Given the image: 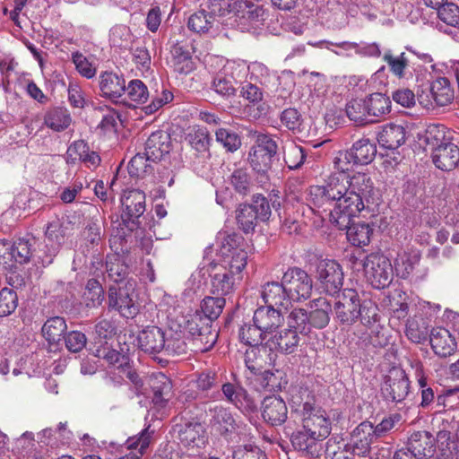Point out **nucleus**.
I'll return each mask as SVG.
<instances>
[{
	"mask_svg": "<svg viewBox=\"0 0 459 459\" xmlns=\"http://www.w3.org/2000/svg\"><path fill=\"white\" fill-rule=\"evenodd\" d=\"M374 191L373 182L367 174L331 173L324 186L309 187V201L320 208L334 203L330 211V221L336 227H348L362 211L370 210L369 198Z\"/></svg>",
	"mask_w": 459,
	"mask_h": 459,
	"instance_id": "obj_1",
	"label": "nucleus"
},
{
	"mask_svg": "<svg viewBox=\"0 0 459 459\" xmlns=\"http://www.w3.org/2000/svg\"><path fill=\"white\" fill-rule=\"evenodd\" d=\"M226 300L222 296L205 297L201 304V310L195 311L186 320V330L192 336L195 351L205 352L217 342L218 333L212 329V322L221 314Z\"/></svg>",
	"mask_w": 459,
	"mask_h": 459,
	"instance_id": "obj_2",
	"label": "nucleus"
},
{
	"mask_svg": "<svg viewBox=\"0 0 459 459\" xmlns=\"http://www.w3.org/2000/svg\"><path fill=\"white\" fill-rule=\"evenodd\" d=\"M290 402L304 429L322 440L330 435L331 420L323 409L316 406L315 397L307 388L296 389Z\"/></svg>",
	"mask_w": 459,
	"mask_h": 459,
	"instance_id": "obj_3",
	"label": "nucleus"
},
{
	"mask_svg": "<svg viewBox=\"0 0 459 459\" xmlns=\"http://www.w3.org/2000/svg\"><path fill=\"white\" fill-rule=\"evenodd\" d=\"M454 99V89L446 77H437L428 88L422 89L417 94L420 105L428 110L434 109L436 107L448 106Z\"/></svg>",
	"mask_w": 459,
	"mask_h": 459,
	"instance_id": "obj_4",
	"label": "nucleus"
},
{
	"mask_svg": "<svg viewBox=\"0 0 459 459\" xmlns=\"http://www.w3.org/2000/svg\"><path fill=\"white\" fill-rule=\"evenodd\" d=\"M367 281L375 289H385L393 280V266L390 260L382 253H371L363 262Z\"/></svg>",
	"mask_w": 459,
	"mask_h": 459,
	"instance_id": "obj_5",
	"label": "nucleus"
},
{
	"mask_svg": "<svg viewBox=\"0 0 459 459\" xmlns=\"http://www.w3.org/2000/svg\"><path fill=\"white\" fill-rule=\"evenodd\" d=\"M247 65L228 60L213 78L212 88L219 95L230 98L236 94V84L246 74Z\"/></svg>",
	"mask_w": 459,
	"mask_h": 459,
	"instance_id": "obj_6",
	"label": "nucleus"
},
{
	"mask_svg": "<svg viewBox=\"0 0 459 459\" xmlns=\"http://www.w3.org/2000/svg\"><path fill=\"white\" fill-rule=\"evenodd\" d=\"M281 279L290 301L299 302L310 298L313 281L305 270L297 266L290 267L283 273Z\"/></svg>",
	"mask_w": 459,
	"mask_h": 459,
	"instance_id": "obj_7",
	"label": "nucleus"
},
{
	"mask_svg": "<svg viewBox=\"0 0 459 459\" xmlns=\"http://www.w3.org/2000/svg\"><path fill=\"white\" fill-rule=\"evenodd\" d=\"M316 278L325 292L334 295L343 284L342 267L334 259H320L316 266Z\"/></svg>",
	"mask_w": 459,
	"mask_h": 459,
	"instance_id": "obj_8",
	"label": "nucleus"
},
{
	"mask_svg": "<svg viewBox=\"0 0 459 459\" xmlns=\"http://www.w3.org/2000/svg\"><path fill=\"white\" fill-rule=\"evenodd\" d=\"M276 142L267 134H258L249 152V163L254 170L264 173L272 167V159L277 153Z\"/></svg>",
	"mask_w": 459,
	"mask_h": 459,
	"instance_id": "obj_9",
	"label": "nucleus"
},
{
	"mask_svg": "<svg viewBox=\"0 0 459 459\" xmlns=\"http://www.w3.org/2000/svg\"><path fill=\"white\" fill-rule=\"evenodd\" d=\"M134 282L126 281L123 285H111L108 289V307L126 318H133L138 312L132 295Z\"/></svg>",
	"mask_w": 459,
	"mask_h": 459,
	"instance_id": "obj_10",
	"label": "nucleus"
},
{
	"mask_svg": "<svg viewBox=\"0 0 459 459\" xmlns=\"http://www.w3.org/2000/svg\"><path fill=\"white\" fill-rule=\"evenodd\" d=\"M411 382L404 369L392 367L385 377L382 393L385 399L394 403L403 402L410 394Z\"/></svg>",
	"mask_w": 459,
	"mask_h": 459,
	"instance_id": "obj_11",
	"label": "nucleus"
},
{
	"mask_svg": "<svg viewBox=\"0 0 459 459\" xmlns=\"http://www.w3.org/2000/svg\"><path fill=\"white\" fill-rule=\"evenodd\" d=\"M359 296L354 289H345L337 296L333 310L335 319L342 325H352L359 318Z\"/></svg>",
	"mask_w": 459,
	"mask_h": 459,
	"instance_id": "obj_12",
	"label": "nucleus"
},
{
	"mask_svg": "<svg viewBox=\"0 0 459 459\" xmlns=\"http://www.w3.org/2000/svg\"><path fill=\"white\" fill-rule=\"evenodd\" d=\"M149 385L152 391L153 409L160 413V417L167 415L169 411V401L173 395L170 378L162 372L154 373L150 377Z\"/></svg>",
	"mask_w": 459,
	"mask_h": 459,
	"instance_id": "obj_13",
	"label": "nucleus"
},
{
	"mask_svg": "<svg viewBox=\"0 0 459 459\" xmlns=\"http://www.w3.org/2000/svg\"><path fill=\"white\" fill-rule=\"evenodd\" d=\"M178 439L186 448L199 454L208 443V435L203 423L198 420H188L184 424L176 425Z\"/></svg>",
	"mask_w": 459,
	"mask_h": 459,
	"instance_id": "obj_14",
	"label": "nucleus"
},
{
	"mask_svg": "<svg viewBox=\"0 0 459 459\" xmlns=\"http://www.w3.org/2000/svg\"><path fill=\"white\" fill-rule=\"evenodd\" d=\"M145 194L139 189H129L124 191L121 197L122 213L121 219L126 227L134 223L145 212Z\"/></svg>",
	"mask_w": 459,
	"mask_h": 459,
	"instance_id": "obj_15",
	"label": "nucleus"
},
{
	"mask_svg": "<svg viewBox=\"0 0 459 459\" xmlns=\"http://www.w3.org/2000/svg\"><path fill=\"white\" fill-rule=\"evenodd\" d=\"M125 238L113 236L110 238V247L115 249L116 253L107 255L106 271L108 278L115 282L114 285H123L128 275V266L117 254L118 249L123 251V242Z\"/></svg>",
	"mask_w": 459,
	"mask_h": 459,
	"instance_id": "obj_16",
	"label": "nucleus"
},
{
	"mask_svg": "<svg viewBox=\"0 0 459 459\" xmlns=\"http://www.w3.org/2000/svg\"><path fill=\"white\" fill-rule=\"evenodd\" d=\"M376 440L373 424L365 420L353 429L348 445L359 458H367L370 453L371 445Z\"/></svg>",
	"mask_w": 459,
	"mask_h": 459,
	"instance_id": "obj_17",
	"label": "nucleus"
},
{
	"mask_svg": "<svg viewBox=\"0 0 459 459\" xmlns=\"http://www.w3.org/2000/svg\"><path fill=\"white\" fill-rule=\"evenodd\" d=\"M242 281V277L234 276L226 269L215 265L211 274V292L216 296H228L236 290Z\"/></svg>",
	"mask_w": 459,
	"mask_h": 459,
	"instance_id": "obj_18",
	"label": "nucleus"
},
{
	"mask_svg": "<svg viewBox=\"0 0 459 459\" xmlns=\"http://www.w3.org/2000/svg\"><path fill=\"white\" fill-rule=\"evenodd\" d=\"M168 65L173 73L180 76H186L195 69L188 47L178 42L171 47Z\"/></svg>",
	"mask_w": 459,
	"mask_h": 459,
	"instance_id": "obj_19",
	"label": "nucleus"
},
{
	"mask_svg": "<svg viewBox=\"0 0 459 459\" xmlns=\"http://www.w3.org/2000/svg\"><path fill=\"white\" fill-rule=\"evenodd\" d=\"M166 333L158 326H147L137 335V346L145 353L157 354L163 351Z\"/></svg>",
	"mask_w": 459,
	"mask_h": 459,
	"instance_id": "obj_20",
	"label": "nucleus"
},
{
	"mask_svg": "<svg viewBox=\"0 0 459 459\" xmlns=\"http://www.w3.org/2000/svg\"><path fill=\"white\" fill-rule=\"evenodd\" d=\"M154 432V429H151V425H148L137 435L129 437L126 440L125 446L130 452L118 459H142L153 442Z\"/></svg>",
	"mask_w": 459,
	"mask_h": 459,
	"instance_id": "obj_21",
	"label": "nucleus"
},
{
	"mask_svg": "<svg viewBox=\"0 0 459 459\" xmlns=\"http://www.w3.org/2000/svg\"><path fill=\"white\" fill-rule=\"evenodd\" d=\"M262 416L272 426L283 424L288 418V408L284 400L276 395L266 396L262 403Z\"/></svg>",
	"mask_w": 459,
	"mask_h": 459,
	"instance_id": "obj_22",
	"label": "nucleus"
},
{
	"mask_svg": "<svg viewBox=\"0 0 459 459\" xmlns=\"http://www.w3.org/2000/svg\"><path fill=\"white\" fill-rule=\"evenodd\" d=\"M429 342L434 353L441 358L453 355L457 349L455 337L443 327H436L431 330Z\"/></svg>",
	"mask_w": 459,
	"mask_h": 459,
	"instance_id": "obj_23",
	"label": "nucleus"
},
{
	"mask_svg": "<svg viewBox=\"0 0 459 459\" xmlns=\"http://www.w3.org/2000/svg\"><path fill=\"white\" fill-rule=\"evenodd\" d=\"M254 324L266 335L272 333L284 322V317L279 309L271 306L258 307L253 316Z\"/></svg>",
	"mask_w": 459,
	"mask_h": 459,
	"instance_id": "obj_24",
	"label": "nucleus"
},
{
	"mask_svg": "<svg viewBox=\"0 0 459 459\" xmlns=\"http://www.w3.org/2000/svg\"><path fill=\"white\" fill-rule=\"evenodd\" d=\"M100 90L102 97L118 102L126 92V80L116 73L103 72L100 76Z\"/></svg>",
	"mask_w": 459,
	"mask_h": 459,
	"instance_id": "obj_25",
	"label": "nucleus"
},
{
	"mask_svg": "<svg viewBox=\"0 0 459 459\" xmlns=\"http://www.w3.org/2000/svg\"><path fill=\"white\" fill-rule=\"evenodd\" d=\"M407 447L416 455V459H427L435 452V437L426 430L415 431L408 438Z\"/></svg>",
	"mask_w": 459,
	"mask_h": 459,
	"instance_id": "obj_26",
	"label": "nucleus"
},
{
	"mask_svg": "<svg viewBox=\"0 0 459 459\" xmlns=\"http://www.w3.org/2000/svg\"><path fill=\"white\" fill-rule=\"evenodd\" d=\"M245 365L252 376H260L271 365V352L265 345H256L245 352Z\"/></svg>",
	"mask_w": 459,
	"mask_h": 459,
	"instance_id": "obj_27",
	"label": "nucleus"
},
{
	"mask_svg": "<svg viewBox=\"0 0 459 459\" xmlns=\"http://www.w3.org/2000/svg\"><path fill=\"white\" fill-rule=\"evenodd\" d=\"M320 441H322V439L312 435L303 428L302 429L293 432L290 437L291 445L296 450L313 458L318 457L321 455L323 446Z\"/></svg>",
	"mask_w": 459,
	"mask_h": 459,
	"instance_id": "obj_28",
	"label": "nucleus"
},
{
	"mask_svg": "<svg viewBox=\"0 0 459 459\" xmlns=\"http://www.w3.org/2000/svg\"><path fill=\"white\" fill-rule=\"evenodd\" d=\"M413 53L402 52L398 55L391 50L385 52L383 60L388 65L390 73L398 79H407L412 76L411 67Z\"/></svg>",
	"mask_w": 459,
	"mask_h": 459,
	"instance_id": "obj_29",
	"label": "nucleus"
},
{
	"mask_svg": "<svg viewBox=\"0 0 459 459\" xmlns=\"http://www.w3.org/2000/svg\"><path fill=\"white\" fill-rule=\"evenodd\" d=\"M435 166L444 171L454 169L459 162V148L452 142L446 143L432 151Z\"/></svg>",
	"mask_w": 459,
	"mask_h": 459,
	"instance_id": "obj_30",
	"label": "nucleus"
},
{
	"mask_svg": "<svg viewBox=\"0 0 459 459\" xmlns=\"http://www.w3.org/2000/svg\"><path fill=\"white\" fill-rule=\"evenodd\" d=\"M221 391L226 400L239 410L246 411L256 410V403L242 386L226 383L222 385Z\"/></svg>",
	"mask_w": 459,
	"mask_h": 459,
	"instance_id": "obj_31",
	"label": "nucleus"
},
{
	"mask_svg": "<svg viewBox=\"0 0 459 459\" xmlns=\"http://www.w3.org/2000/svg\"><path fill=\"white\" fill-rule=\"evenodd\" d=\"M354 334L364 346H373L375 348H385L391 343V334L389 330L382 324L370 328L368 331L356 329Z\"/></svg>",
	"mask_w": 459,
	"mask_h": 459,
	"instance_id": "obj_32",
	"label": "nucleus"
},
{
	"mask_svg": "<svg viewBox=\"0 0 459 459\" xmlns=\"http://www.w3.org/2000/svg\"><path fill=\"white\" fill-rule=\"evenodd\" d=\"M169 152V136L162 131L152 133L146 140L144 155L147 160L154 162L160 160Z\"/></svg>",
	"mask_w": 459,
	"mask_h": 459,
	"instance_id": "obj_33",
	"label": "nucleus"
},
{
	"mask_svg": "<svg viewBox=\"0 0 459 459\" xmlns=\"http://www.w3.org/2000/svg\"><path fill=\"white\" fill-rule=\"evenodd\" d=\"M210 411L212 413L211 426L216 432L225 437L235 432L237 423L230 410L216 405L213 409H210Z\"/></svg>",
	"mask_w": 459,
	"mask_h": 459,
	"instance_id": "obj_34",
	"label": "nucleus"
},
{
	"mask_svg": "<svg viewBox=\"0 0 459 459\" xmlns=\"http://www.w3.org/2000/svg\"><path fill=\"white\" fill-rule=\"evenodd\" d=\"M299 335L300 333L297 330L287 327L277 332L270 341L277 351L283 354H292L299 345Z\"/></svg>",
	"mask_w": 459,
	"mask_h": 459,
	"instance_id": "obj_35",
	"label": "nucleus"
},
{
	"mask_svg": "<svg viewBox=\"0 0 459 459\" xmlns=\"http://www.w3.org/2000/svg\"><path fill=\"white\" fill-rule=\"evenodd\" d=\"M311 311L307 313L309 326L323 329L330 321L332 305L325 298L315 299L310 303Z\"/></svg>",
	"mask_w": 459,
	"mask_h": 459,
	"instance_id": "obj_36",
	"label": "nucleus"
},
{
	"mask_svg": "<svg viewBox=\"0 0 459 459\" xmlns=\"http://www.w3.org/2000/svg\"><path fill=\"white\" fill-rule=\"evenodd\" d=\"M285 290L282 280L267 282L262 288V299L267 306L288 307L290 301Z\"/></svg>",
	"mask_w": 459,
	"mask_h": 459,
	"instance_id": "obj_37",
	"label": "nucleus"
},
{
	"mask_svg": "<svg viewBox=\"0 0 459 459\" xmlns=\"http://www.w3.org/2000/svg\"><path fill=\"white\" fill-rule=\"evenodd\" d=\"M92 353L95 357L104 359L110 368L114 370H117L118 374H120L123 368H126L132 361L127 353L120 352L108 347L107 342L104 345L97 347Z\"/></svg>",
	"mask_w": 459,
	"mask_h": 459,
	"instance_id": "obj_38",
	"label": "nucleus"
},
{
	"mask_svg": "<svg viewBox=\"0 0 459 459\" xmlns=\"http://www.w3.org/2000/svg\"><path fill=\"white\" fill-rule=\"evenodd\" d=\"M67 330V325L64 317H49L41 328L42 335L49 346L57 347L63 341Z\"/></svg>",
	"mask_w": 459,
	"mask_h": 459,
	"instance_id": "obj_39",
	"label": "nucleus"
},
{
	"mask_svg": "<svg viewBox=\"0 0 459 459\" xmlns=\"http://www.w3.org/2000/svg\"><path fill=\"white\" fill-rule=\"evenodd\" d=\"M377 141L385 149H397L405 142V129L396 124L385 125L379 132Z\"/></svg>",
	"mask_w": 459,
	"mask_h": 459,
	"instance_id": "obj_40",
	"label": "nucleus"
},
{
	"mask_svg": "<svg viewBox=\"0 0 459 459\" xmlns=\"http://www.w3.org/2000/svg\"><path fill=\"white\" fill-rule=\"evenodd\" d=\"M74 225L71 221L56 219L48 223L45 237L52 245L61 247L73 234Z\"/></svg>",
	"mask_w": 459,
	"mask_h": 459,
	"instance_id": "obj_41",
	"label": "nucleus"
},
{
	"mask_svg": "<svg viewBox=\"0 0 459 459\" xmlns=\"http://www.w3.org/2000/svg\"><path fill=\"white\" fill-rule=\"evenodd\" d=\"M149 98V91L147 86L138 79L129 82L126 85V92L120 102L129 108H136L138 105L143 104Z\"/></svg>",
	"mask_w": 459,
	"mask_h": 459,
	"instance_id": "obj_42",
	"label": "nucleus"
},
{
	"mask_svg": "<svg viewBox=\"0 0 459 459\" xmlns=\"http://www.w3.org/2000/svg\"><path fill=\"white\" fill-rule=\"evenodd\" d=\"M221 263L218 265L233 273L234 276L243 278V271L247 264V253L245 249H236L233 253L222 254Z\"/></svg>",
	"mask_w": 459,
	"mask_h": 459,
	"instance_id": "obj_43",
	"label": "nucleus"
},
{
	"mask_svg": "<svg viewBox=\"0 0 459 459\" xmlns=\"http://www.w3.org/2000/svg\"><path fill=\"white\" fill-rule=\"evenodd\" d=\"M72 118L68 110L62 107H55L47 110L44 124L55 132L65 130L71 124Z\"/></svg>",
	"mask_w": 459,
	"mask_h": 459,
	"instance_id": "obj_44",
	"label": "nucleus"
},
{
	"mask_svg": "<svg viewBox=\"0 0 459 459\" xmlns=\"http://www.w3.org/2000/svg\"><path fill=\"white\" fill-rule=\"evenodd\" d=\"M348 224V227H338L340 230H347L348 240L356 247L368 246L373 234V229L368 223Z\"/></svg>",
	"mask_w": 459,
	"mask_h": 459,
	"instance_id": "obj_45",
	"label": "nucleus"
},
{
	"mask_svg": "<svg viewBox=\"0 0 459 459\" xmlns=\"http://www.w3.org/2000/svg\"><path fill=\"white\" fill-rule=\"evenodd\" d=\"M349 152L356 164L366 165L374 160L377 147L368 138H361L353 143Z\"/></svg>",
	"mask_w": 459,
	"mask_h": 459,
	"instance_id": "obj_46",
	"label": "nucleus"
},
{
	"mask_svg": "<svg viewBox=\"0 0 459 459\" xmlns=\"http://www.w3.org/2000/svg\"><path fill=\"white\" fill-rule=\"evenodd\" d=\"M368 115L373 117H380L391 111V100L383 93L375 92L365 98Z\"/></svg>",
	"mask_w": 459,
	"mask_h": 459,
	"instance_id": "obj_47",
	"label": "nucleus"
},
{
	"mask_svg": "<svg viewBox=\"0 0 459 459\" xmlns=\"http://www.w3.org/2000/svg\"><path fill=\"white\" fill-rule=\"evenodd\" d=\"M359 317L360 324L356 329L368 331L370 328L381 324V316L378 307L371 301H364L360 307Z\"/></svg>",
	"mask_w": 459,
	"mask_h": 459,
	"instance_id": "obj_48",
	"label": "nucleus"
},
{
	"mask_svg": "<svg viewBox=\"0 0 459 459\" xmlns=\"http://www.w3.org/2000/svg\"><path fill=\"white\" fill-rule=\"evenodd\" d=\"M428 325L423 319L410 317L406 323L405 335L413 343H424L429 337Z\"/></svg>",
	"mask_w": 459,
	"mask_h": 459,
	"instance_id": "obj_49",
	"label": "nucleus"
},
{
	"mask_svg": "<svg viewBox=\"0 0 459 459\" xmlns=\"http://www.w3.org/2000/svg\"><path fill=\"white\" fill-rule=\"evenodd\" d=\"M367 111L368 108L365 98L351 99L345 106V112L349 119L359 125L374 121L368 118L369 115H368Z\"/></svg>",
	"mask_w": 459,
	"mask_h": 459,
	"instance_id": "obj_50",
	"label": "nucleus"
},
{
	"mask_svg": "<svg viewBox=\"0 0 459 459\" xmlns=\"http://www.w3.org/2000/svg\"><path fill=\"white\" fill-rule=\"evenodd\" d=\"M450 132L441 124H430L425 130V142L433 151L446 143L451 142Z\"/></svg>",
	"mask_w": 459,
	"mask_h": 459,
	"instance_id": "obj_51",
	"label": "nucleus"
},
{
	"mask_svg": "<svg viewBox=\"0 0 459 459\" xmlns=\"http://www.w3.org/2000/svg\"><path fill=\"white\" fill-rule=\"evenodd\" d=\"M237 223L245 233L253 232L260 221L255 210L247 204H240L237 210Z\"/></svg>",
	"mask_w": 459,
	"mask_h": 459,
	"instance_id": "obj_52",
	"label": "nucleus"
},
{
	"mask_svg": "<svg viewBox=\"0 0 459 459\" xmlns=\"http://www.w3.org/2000/svg\"><path fill=\"white\" fill-rule=\"evenodd\" d=\"M214 21V14L204 10H199L190 15L187 21V27L195 33H206L212 28Z\"/></svg>",
	"mask_w": 459,
	"mask_h": 459,
	"instance_id": "obj_53",
	"label": "nucleus"
},
{
	"mask_svg": "<svg viewBox=\"0 0 459 459\" xmlns=\"http://www.w3.org/2000/svg\"><path fill=\"white\" fill-rule=\"evenodd\" d=\"M232 189L238 195L246 196L254 186L252 178L247 169H235L229 178Z\"/></svg>",
	"mask_w": 459,
	"mask_h": 459,
	"instance_id": "obj_54",
	"label": "nucleus"
},
{
	"mask_svg": "<svg viewBox=\"0 0 459 459\" xmlns=\"http://www.w3.org/2000/svg\"><path fill=\"white\" fill-rule=\"evenodd\" d=\"M437 11V18L445 24L459 28V6L446 0L444 4L435 8Z\"/></svg>",
	"mask_w": 459,
	"mask_h": 459,
	"instance_id": "obj_55",
	"label": "nucleus"
},
{
	"mask_svg": "<svg viewBox=\"0 0 459 459\" xmlns=\"http://www.w3.org/2000/svg\"><path fill=\"white\" fill-rule=\"evenodd\" d=\"M307 312L303 308H294L288 316V327L295 329L301 335L310 333Z\"/></svg>",
	"mask_w": 459,
	"mask_h": 459,
	"instance_id": "obj_56",
	"label": "nucleus"
},
{
	"mask_svg": "<svg viewBox=\"0 0 459 459\" xmlns=\"http://www.w3.org/2000/svg\"><path fill=\"white\" fill-rule=\"evenodd\" d=\"M86 306L89 307H96L104 300V290L96 279L88 280L83 293Z\"/></svg>",
	"mask_w": 459,
	"mask_h": 459,
	"instance_id": "obj_57",
	"label": "nucleus"
},
{
	"mask_svg": "<svg viewBox=\"0 0 459 459\" xmlns=\"http://www.w3.org/2000/svg\"><path fill=\"white\" fill-rule=\"evenodd\" d=\"M238 336L240 342L253 348L256 345H263L262 341L265 334L255 324L244 325L239 329Z\"/></svg>",
	"mask_w": 459,
	"mask_h": 459,
	"instance_id": "obj_58",
	"label": "nucleus"
},
{
	"mask_svg": "<svg viewBox=\"0 0 459 459\" xmlns=\"http://www.w3.org/2000/svg\"><path fill=\"white\" fill-rule=\"evenodd\" d=\"M306 159L305 150L293 143L284 149V161L289 169H296L301 167Z\"/></svg>",
	"mask_w": 459,
	"mask_h": 459,
	"instance_id": "obj_59",
	"label": "nucleus"
},
{
	"mask_svg": "<svg viewBox=\"0 0 459 459\" xmlns=\"http://www.w3.org/2000/svg\"><path fill=\"white\" fill-rule=\"evenodd\" d=\"M187 345L181 332H175L165 336L163 351L168 355H181L186 352Z\"/></svg>",
	"mask_w": 459,
	"mask_h": 459,
	"instance_id": "obj_60",
	"label": "nucleus"
},
{
	"mask_svg": "<svg viewBox=\"0 0 459 459\" xmlns=\"http://www.w3.org/2000/svg\"><path fill=\"white\" fill-rule=\"evenodd\" d=\"M261 376V385L268 392L281 391L287 384V381L282 377V373L279 370L272 372L266 368Z\"/></svg>",
	"mask_w": 459,
	"mask_h": 459,
	"instance_id": "obj_61",
	"label": "nucleus"
},
{
	"mask_svg": "<svg viewBox=\"0 0 459 459\" xmlns=\"http://www.w3.org/2000/svg\"><path fill=\"white\" fill-rule=\"evenodd\" d=\"M238 12L241 13L242 18L251 22L264 21L265 16V10L262 5L247 0L239 2Z\"/></svg>",
	"mask_w": 459,
	"mask_h": 459,
	"instance_id": "obj_62",
	"label": "nucleus"
},
{
	"mask_svg": "<svg viewBox=\"0 0 459 459\" xmlns=\"http://www.w3.org/2000/svg\"><path fill=\"white\" fill-rule=\"evenodd\" d=\"M18 306L17 293L9 288L0 290V316H7L15 311Z\"/></svg>",
	"mask_w": 459,
	"mask_h": 459,
	"instance_id": "obj_63",
	"label": "nucleus"
},
{
	"mask_svg": "<svg viewBox=\"0 0 459 459\" xmlns=\"http://www.w3.org/2000/svg\"><path fill=\"white\" fill-rule=\"evenodd\" d=\"M325 454L331 459H355V455H357L348 444L340 446L339 442L333 439L327 441Z\"/></svg>",
	"mask_w": 459,
	"mask_h": 459,
	"instance_id": "obj_64",
	"label": "nucleus"
}]
</instances>
